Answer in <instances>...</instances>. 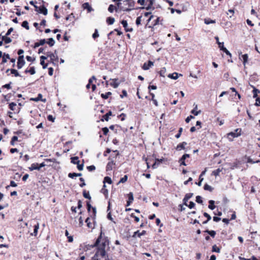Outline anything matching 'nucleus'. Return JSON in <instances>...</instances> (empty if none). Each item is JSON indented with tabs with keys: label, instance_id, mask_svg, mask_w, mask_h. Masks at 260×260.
<instances>
[{
	"label": "nucleus",
	"instance_id": "1",
	"mask_svg": "<svg viewBox=\"0 0 260 260\" xmlns=\"http://www.w3.org/2000/svg\"><path fill=\"white\" fill-rule=\"evenodd\" d=\"M109 245L108 238L105 236L101 231L94 243L90 246L91 248L95 247L96 248L95 253L92 258V260H101L102 259L107 260V258H108L107 250L109 248Z\"/></svg>",
	"mask_w": 260,
	"mask_h": 260
},
{
	"label": "nucleus",
	"instance_id": "2",
	"mask_svg": "<svg viewBox=\"0 0 260 260\" xmlns=\"http://www.w3.org/2000/svg\"><path fill=\"white\" fill-rule=\"evenodd\" d=\"M87 210L89 214V217L85 220L87 226L91 230L95 227V219L96 214L95 207H92L89 202H86Z\"/></svg>",
	"mask_w": 260,
	"mask_h": 260
},
{
	"label": "nucleus",
	"instance_id": "3",
	"mask_svg": "<svg viewBox=\"0 0 260 260\" xmlns=\"http://www.w3.org/2000/svg\"><path fill=\"white\" fill-rule=\"evenodd\" d=\"M137 3L143 6L140 8L141 9H146V10L154 9V7H153L154 0H138Z\"/></svg>",
	"mask_w": 260,
	"mask_h": 260
},
{
	"label": "nucleus",
	"instance_id": "4",
	"mask_svg": "<svg viewBox=\"0 0 260 260\" xmlns=\"http://www.w3.org/2000/svg\"><path fill=\"white\" fill-rule=\"evenodd\" d=\"M125 5H127L128 7L125 8L121 6V3H117L116 5L118 6V9H119V11H129L132 10L135 6V2L133 0H125L124 2Z\"/></svg>",
	"mask_w": 260,
	"mask_h": 260
},
{
	"label": "nucleus",
	"instance_id": "5",
	"mask_svg": "<svg viewBox=\"0 0 260 260\" xmlns=\"http://www.w3.org/2000/svg\"><path fill=\"white\" fill-rule=\"evenodd\" d=\"M242 129L241 128H236L234 132H231L226 134V138L230 142H232L234 139L237 138L241 135Z\"/></svg>",
	"mask_w": 260,
	"mask_h": 260
},
{
	"label": "nucleus",
	"instance_id": "6",
	"mask_svg": "<svg viewBox=\"0 0 260 260\" xmlns=\"http://www.w3.org/2000/svg\"><path fill=\"white\" fill-rule=\"evenodd\" d=\"M35 8V10L38 12L43 14L44 15H46L48 13V10L47 8L44 6V5H42L40 7H38L37 6H34Z\"/></svg>",
	"mask_w": 260,
	"mask_h": 260
},
{
	"label": "nucleus",
	"instance_id": "7",
	"mask_svg": "<svg viewBox=\"0 0 260 260\" xmlns=\"http://www.w3.org/2000/svg\"><path fill=\"white\" fill-rule=\"evenodd\" d=\"M25 63L24 56H19L17 58V67L18 69H21Z\"/></svg>",
	"mask_w": 260,
	"mask_h": 260
},
{
	"label": "nucleus",
	"instance_id": "8",
	"mask_svg": "<svg viewBox=\"0 0 260 260\" xmlns=\"http://www.w3.org/2000/svg\"><path fill=\"white\" fill-rule=\"evenodd\" d=\"M190 157V154H183L181 157H180L178 160V162L180 164V166H187L185 160L187 158H189Z\"/></svg>",
	"mask_w": 260,
	"mask_h": 260
},
{
	"label": "nucleus",
	"instance_id": "9",
	"mask_svg": "<svg viewBox=\"0 0 260 260\" xmlns=\"http://www.w3.org/2000/svg\"><path fill=\"white\" fill-rule=\"evenodd\" d=\"M50 62H52L54 65L57 64L58 62V57L56 54V50L55 51L54 54L52 55V56L50 58Z\"/></svg>",
	"mask_w": 260,
	"mask_h": 260
},
{
	"label": "nucleus",
	"instance_id": "10",
	"mask_svg": "<svg viewBox=\"0 0 260 260\" xmlns=\"http://www.w3.org/2000/svg\"><path fill=\"white\" fill-rule=\"evenodd\" d=\"M122 25H123V27L124 28V30L126 32H132L133 30V28L132 27H128L127 26V22L126 20H123L121 22Z\"/></svg>",
	"mask_w": 260,
	"mask_h": 260
},
{
	"label": "nucleus",
	"instance_id": "11",
	"mask_svg": "<svg viewBox=\"0 0 260 260\" xmlns=\"http://www.w3.org/2000/svg\"><path fill=\"white\" fill-rule=\"evenodd\" d=\"M110 80L112 81V82H111L109 85L113 87L114 88H116L118 87L119 85V83L118 82V78H115V79H111Z\"/></svg>",
	"mask_w": 260,
	"mask_h": 260
},
{
	"label": "nucleus",
	"instance_id": "12",
	"mask_svg": "<svg viewBox=\"0 0 260 260\" xmlns=\"http://www.w3.org/2000/svg\"><path fill=\"white\" fill-rule=\"evenodd\" d=\"M239 58L243 59V63L245 66L248 61V56L247 54L242 55V52L239 53Z\"/></svg>",
	"mask_w": 260,
	"mask_h": 260
},
{
	"label": "nucleus",
	"instance_id": "13",
	"mask_svg": "<svg viewBox=\"0 0 260 260\" xmlns=\"http://www.w3.org/2000/svg\"><path fill=\"white\" fill-rule=\"evenodd\" d=\"M146 234V231L143 230L141 232H140V231L138 230L134 233V234L132 237L133 238H137V237L140 238L142 236L145 235Z\"/></svg>",
	"mask_w": 260,
	"mask_h": 260
},
{
	"label": "nucleus",
	"instance_id": "14",
	"mask_svg": "<svg viewBox=\"0 0 260 260\" xmlns=\"http://www.w3.org/2000/svg\"><path fill=\"white\" fill-rule=\"evenodd\" d=\"M128 200L126 202V206H129L134 200L133 193L131 192L127 194Z\"/></svg>",
	"mask_w": 260,
	"mask_h": 260
},
{
	"label": "nucleus",
	"instance_id": "15",
	"mask_svg": "<svg viewBox=\"0 0 260 260\" xmlns=\"http://www.w3.org/2000/svg\"><path fill=\"white\" fill-rule=\"evenodd\" d=\"M153 65V62L149 60L147 62H145L143 64L142 68L144 70H148L151 66Z\"/></svg>",
	"mask_w": 260,
	"mask_h": 260
},
{
	"label": "nucleus",
	"instance_id": "16",
	"mask_svg": "<svg viewBox=\"0 0 260 260\" xmlns=\"http://www.w3.org/2000/svg\"><path fill=\"white\" fill-rule=\"evenodd\" d=\"M187 145V143L186 142H183L181 143H179L177 147H176V149L178 151H180L181 150H184L185 149V146Z\"/></svg>",
	"mask_w": 260,
	"mask_h": 260
},
{
	"label": "nucleus",
	"instance_id": "17",
	"mask_svg": "<svg viewBox=\"0 0 260 260\" xmlns=\"http://www.w3.org/2000/svg\"><path fill=\"white\" fill-rule=\"evenodd\" d=\"M112 115V112L111 111H109L108 113H107L106 114L102 116V118H101V120L102 121H104V120L108 121L109 119V116H111Z\"/></svg>",
	"mask_w": 260,
	"mask_h": 260
},
{
	"label": "nucleus",
	"instance_id": "18",
	"mask_svg": "<svg viewBox=\"0 0 260 260\" xmlns=\"http://www.w3.org/2000/svg\"><path fill=\"white\" fill-rule=\"evenodd\" d=\"M192 195L193 194L192 193H188L185 194V197L183 200L184 205L187 206V202L192 197Z\"/></svg>",
	"mask_w": 260,
	"mask_h": 260
},
{
	"label": "nucleus",
	"instance_id": "19",
	"mask_svg": "<svg viewBox=\"0 0 260 260\" xmlns=\"http://www.w3.org/2000/svg\"><path fill=\"white\" fill-rule=\"evenodd\" d=\"M24 73L25 74L29 73L30 75H34L36 73L35 68L34 67H31L29 68H27Z\"/></svg>",
	"mask_w": 260,
	"mask_h": 260
},
{
	"label": "nucleus",
	"instance_id": "20",
	"mask_svg": "<svg viewBox=\"0 0 260 260\" xmlns=\"http://www.w3.org/2000/svg\"><path fill=\"white\" fill-rule=\"evenodd\" d=\"M39 229V223H37L34 226V232L30 234V235L36 237L38 235V230Z\"/></svg>",
	"mask_w": 260,
	"mask_h": 260
},
{
	"label": "nucleus",
	"instance_id": "21",
	"mask_svg": "<svg viewBox=\"0 0 260 260\" xmlns=\"http://www.w3.org/2000/svg\"><path fill=\"white\" fill-rule=\"evenodd\" d=\"M9 71H10L11 73L12 74H13L15 77H21V75L19 74L18 72L14 69H9L6 71V73H8Z\"/></svg>",
	"mask_w": 260,
	"mask_h": 260
},
{
	"label": "nucleus",
	"instance_id": "22",
	"mask_svg": "<svg viewBox=\"0 0 260 260\" xmlns=\"http://www.w3.org/2000/svg\"><path fill=\"white\" fill-rule=\"evenodd\" d=\"M115 165V163L114 161L111 160L109 161L106 166V170L107 171H111L113 169V166Z\"/></svg>",
	"mask_w": 260,
	"mask_h": 260
},
{
	"label": "nucleus",
	"instance_id": "23",
	"mask_svg": "<svg viewBox=\"0 0 260 260\" xmlns=\"http://www.w3.org/2000/svg\"><path fill=\"white\" fill-rule=\"evenodd\" d=\"M10 59V57L9 54L4 53L2 57V61L1 63L4 64L7 61V59Z\"/></svg>",
	"mask_w": 260,
	"mask_h": 260
},
{
	"label": "nucleus",
	"instance_id": "24",
	"mask_svg": "<svg viewBox=\"0 0 260 260\" xmlns=\"http://www.w3.org/2000/svg\"><path fill=\"white\" fill-rule=\"evenodd\" d=\"M106 185L104 184L101 192L105 196L106 198H107L108 197V190L107 188H106Z\"/></svg>",
	"mask_w": 260,
	"mask_h": 260
},
{
	"label": "nucleus",
	"instance_id": "25",
	"mask_svg": "<svg viewBox=\"0 0 260 260\" xmlns=\"http://www.w3.org/2000/svg\"><path fill=\"white\" fill-rule=\"evenodd\" d=\"M114 10H115L116 12H117L118 10H119V9H118V6H115L113 5H110L109 6L108 8V11L110 13L113 12Z\"/></svg>",
	"mask_w": 260,
	"mask_h": 260
},
{
	"label": "nucleus",
	"instance_id": "26",
	"mask_svg": "<svg viewBox=\"0 0 260 260\" xmlns=\"http://www.w3.org/2000/svg\"><path fill=\"white\" fill-rule=\"evenodd\" d=\"M204 232L208 233L210 237H211L213 238L215 237L216 234V231L213 230L210 231L209 230H206V231H204Z\"/></svg>",
	"mask_w": 260,
	"mask_h": 260
},
{
	"label": "nucleus",
	"instance_id": "27",
	"mask_svg": "<svg viewBox=\"0 0 260 260\" xmlns=\"http://www.w3.org/2000/svg\"><path fill=\"white\" fill-rule=\"evenodd\" d=\"M2 40L5 42V44H9L12 42V39L8 37V36H4L2 37Z\"/></svg>",
	"mask_w": 260,
	"mask_h": 260
},
{
	"label": "nucleus",
	"instance_id": "28",
	"mask_svg": "<svg viewBox=\"0 0 260 260\" xmlns=\"http://www.w3.org/2000/svg\"><path fill=\"white\" fill-rule=\"evenodd\" d=\"M30 171H33L34 170H39V164L38 163H33L31 165V166L29 168Z\"/></svg>",
	"mask_w": 260,
	"mask_h": 260
},
{
	"label": "nucleus",
	"instance_id": "29",
	"mask_svg": "<svg viewBox=\"0 0 260 260\" xmlns=\"http://www.w3.org/2000/svg\"><path fill=\"white\" fill-rule=\"evenodd\" d=\"M71 162L73 164L78 165V163H79L80 162V160H79V158L78 156L72 157H71Z\"/></svg>",
	"mask_w": 260,
	"mask_h": 260
},
{
	"label": "nucleus",
	"instance_id": "30",
	"mask_svg": "<svg viewBox=\"0 0 260 260\" xmlns=\"http://www.w3.org/2000/svg\"><path fill=\"white\" fill-rule=\"evenodd\" d=\"M83 196L85 198L88 199L89 200L88 202H90V201L91 200V198L88 191H86V190H84L83 191Z\"/></svg>",
	"mask_w": 260,
	"mask_h": 260
},
{
	"label": "nucleus",
	"instance_id": "31",
	"mask_svg": "<svg viewBox=\"0 0 260 260\" xmlns=\"http://www.w3.org/2000/svg\"><path fill=\"white\" fill-rule=\"evenodd\" d=\"M215 202L213 200H210L209 201L208 208L211 210H214L216 206L214 205Z\"/></svg>",
	"mask_w": 260,
	"mask_h": 260
},
{
	"label": "nucleus",
	"instance_id": "32",
	"mask_svg": "<svg viewBox=\"0 0 260 260\" xmlns=\"http://www.w3.org/2000/svg\"><path fill=\"white\" fill-rule=\"evenodd\" d=\"M103 183L104 184H105L106 183H107L109 184H111L112 183V181L110 177L106 176L104 179Z\"/></svg>",
	"mask_w": 260,
	"mask_h": 260
},
{
	"label": "nucleus",
	"instance_id": "33",
	"mask_svg": "<svg viewBox=\"0 0 260 260\" xmlns=\"http://www.w3.org/2000/svg\"><path fill=\"white\" fill-rule=\"evenodd\" d=\"M65 235L68 238V241L69 242H72L73 241V237L72 236L69 235V233L67 230H66L65 231Z\"/></svg>",
	"mask_w": 260,
	"mask_h": 260
},
{
	"label": "nucleus",
	"instance_id": "34",
	"mask_svg": "<svg viewBox=\"0 0 260 260\" xmlns=\"http://www.w3.org/2000/svg\"><path fill=\"white\" fill-rule=\"evenodd\" d=\"M168 77L173 79H177L178 78V74L177 73H173V74H170L168 75Z\"/></svg>",
	"mask_w": 260,
	"mask_h": 260
},
{
	"label": "nucleus",
	"instance_id": "35",
	"mask_svg": "<svg viewBox=\"0 0 260 260\" xmlns=\"http://www.w3.org/2000/svg\"><path fill=\"white\" fill-rule=\"evenodd\" d=\"M213 189L214 188L208 185L207 183H206L204 186V189L205 190H208L212 192L213 190Z\"/></svg>",
	"mask_w": 260,
	"mask_h": 260
},
{
	"label": "nucleus",
	"instance_id": "36",
	"mask_svg": "<svg viewBox=\"0 0 260 260\" xmlns=\"http://www.w3.org/2000/svg\"><path fill=\"white\" fill-rule=\"evenodd\" d=\"M111 94H112V93L110 91H108L107 92H106L105 93H102L101 94V96L103 99L106 100V99H107L109 98V96L110 95H111Z\"/></svg>",
	"mask_w": 260,
	"mask_h": 260
},
{
	"label": "nucleus",
	"instance_id": "37",
	"mask_svg": "<svg viewBox=\"0 0 260 260\" xmlns=\"http://www.w3.org/2000/svg\"><path fill=\"white\" fill-rule=\"evenodd\" d=\"M16 106H17L16 104L14 102H12V103H10L9 105V109L13 111H14L16 110Z\"/></svg>",
	"mask_w": 260,
	"mask_h": 260
},
{
	"label": "nucleus",
	"instance_id": "38",
	"mask_svg": "<svg viewBox=\"0 0 260 260\" xmlns=\"http://www.w3.org/2000/svg\"><path fill=\"white\" fill-rule=\"evenodd\" d=\"M46 43L49 45V46L52 47L54 45L55 41L52 38H50L47 40Z\"/></svg>",
	"mask_w": 260,
	"mask_h": 260
},
{
	"label": "nucleus",
	"instance_id": "39",
	"mask_svg": "<svg viewBox=\"0 0 260 260\" xmlns=\"http://www.w3.org/2000/svg\"><path fill=\"white\" fill-rule=\"evenodd\" d=\"M216 22L215 20H212L210 18L204 19V23L206 24H209L211 23H215Z\"/></svg>",
	"mask_w": 260,
	"mask_h": 260
},
{
	"label": "nucleus",
	"instance_id": "40",
	"mask_svg": "<svg viewBox=\"0 0 260 260\" xmlns=\"http://www.w3.org/2000/svg\"><path fill=\"white\" fill-rule=\"evenodd\" d=\"M115 19L113 17H109L107 18L106 22L109 25H112L114 23Z\"/></svg>",
	"mask_w": 260,
	"mask_h": 260
},
{
	"label": "nucleus",
	"instance_id": "41",
	"mask_svg": "<svg viewBox=\"0 0 260 260\" xmlns=\"http://www.w3.org/2000/svg\"><path fill=\"white\" fill-rule=\"evenodd\" d=\"M166 69L165 68H162L160 69V70L159 71L158 74L160 76H162L163 77H165L166 76Z\"/></svg>",
	"mask_w": 260,
	"mask_h": 260
},
{
	"label": "nucleus",
	"instance_id": "42",
	"mask_svg": "<svg viewBox=\"0 0 260 260\" xmlns=\"http://www.w3.org/2000/svg\"><path fill=\"white\" fill-rule=\"evenodd\" d=\"M222 171V169H220L219 168L214 170L212 171V175L215 176V177L218 176L219 175V173Z\"/></svg>",
	"mask_w": 260,
	"mask_h": 260
},
{
	"label": "nucleus",
	"instance_id": "43",
	"mask_svg": "<svg viewBox=\"0 0 260 260\" xmlns=\"http://www.w3.org/2000/svg\"><path fill=\"white\" fill-rule=\"evenodd\" d=\"M253 89L252 91L253 94V96L254 98H257V94L260 92V91L258 89H256L254 86H253Z\"/></svg>",
	"mask_w": 260,
	"mask_h": 260
},
{
	"label": "nucleus",
	"instance_id": "44",
	"mask_svg": "<svg viewBox=\"0 0 260 260\" xmlns=\"http://www.w3.org/2000/svg\"><path fill=\"white\" fill-rule=\"evenodd\" d=\"M212 251L219 253L220 252V248L216 245H214L212 247Z\"/></svg>",
	"mask_w": 260,
	"mask_h": 260
},
{
	"label": "nucleus",
	"instance_id": "45",
	"mask_svg": "<svg viewBox=\"0 0 260 260\" xmlns=\"http://www.w3.org/2000/svg\"><path fill=\"white\" fill-rule=\"evenodd\" d=\"M197 109V105L196 106L195 108L191 111V113L193 114L195 116L198 115L201 113V111L199 110L198 111H196V109Z\"/></svg>",
	"mask_w": 260,
	"mask_h": 260
},
{
	"label": "nucleus",
	"instance_id": "46",
	"mask_svg": "<svg viewBox=\"0 0 260 260\" xmlns=\"http://www.w3.org/2000/svg\"><path fill=\"white\" fill-rule=\"evenodd\" d=\"M21 26L27 30H28L29 28L28 23L27 21H23L22 23Z\"/></svg>",
	"mask_w": 260,
	"mask_h": 260
},
{
	"label": "nucleus",
	"instance_id": "47",
	"mask_svg": "<svg viewBox=\"0 0 260 260\" xmlns=\"http://www.w3.org/2000/svg\"><path fill=\"white\" fill-rule=\"evenodd\" d=\"M152 157L155 158V160L157 163H158L159 164L160 163H162V162H163L165 161V158H160V159L156 158L155 157V154H153L152 155Z\"/></svg>",
	"mask_w": 260,
	"mask_h": 260
},
{
	"label": "nucleus",
	"instance_id": "48",
	"mask_svg": "<svg viewBox=\"0 0 260 260\" xmlns=\"http://www.w3.org/2000/svg\"><path fill=\"white\" fill-rule=\"evenodd\" d=\"M215 39H216V41H217V43H218V47H219V48L220 49V50H222V49H223V48H224V44H223V42H222V43L219 42H218V40H219V39H218V38L217 37H216V38H215Z\"/></svg>",
	"mask_w": 260,
	"mask_h": 260
},
{
	"label": "nucleus",
	"instance_id": "49",
	"mask_svg": "<svg viewBox=\"0 0 260 260\" xmlns=\"http://www.w3.org/2000/svg\"><path fill=\"white\" fill-rule=\"evenodd\" d=\"M83 7L85 9H88L89 11H90L91 8L88 3H85L83 4Z\"/></svg>",
	"mask_w": 260,
	"mask_h": 260
},
{
	"label": "nucleus",
	"instance_id": "50",
	"mask_svg": "<svg viewBox=\"0 0 260 260\" xmlns=\"http://www.w3.org/2000/svg\"><path fill=\"white\" fill-rule=\"evenodd\" d=\"M66 19L67 20H72L73 22H74V16L73 14L71 13V14L68 15L66 17Z\"/></svg>",
	"mask_w": 260,
	"mask_h": 260
},
{
	"label": "nucleus",
	"instance_id": "51",
	"mask_svg": "<svg viewBox=\"0 0 260 260\" xmlns=\"http://www.w3.org/2000/svg\"><path fill=\"white\" fill-rule=\"evenodd\" d=\"M127 175H124V177H122L120 181H119V183H124L127 180Z\"/></svg>",
	"mask_w": 260,
	"mask_h": 260
},
{
	"label": "nucleus",
	"instance_id": "52",
	"mask_svg": "<svg viewBox=\"0 0 260 260\" xmlns=\"http://www.w3.org/2000/svg\"><path fill=\"white\" fill-rule=\"evenodd\" d=\"M240 260H260V259H258L255 256H252L251 257V258H244V257H240Z\"/></svg>",
	"mask_w": 260,
	"mask_h": 260
},
{
	"label": "nucleus",
	"instance_id": "53",
	"mask_svg": "<svg viewBox=\"0 0 260 260\" xmlns=\"http://www.w3.org/2000/svg\"><path fill=\"white\" fill-rule=\"evenodd\" d=\"M131 217L134 219V221L135 222H138L140 221L139 218L135 216L134 213H132L131 214Z\"/></svg>",
	"mask_w": 260,
	"mask_h": 260
},
{
	"label": "nucleus",
	"instance_id": "54",
	"mask_svg": "<svg viewBox=\"0 0 260 260\" xmlns=\"http://www.w3.org/2000/svg\"><path fill=\"white\" fill-rule=\"evenodd\" d=\"M227 55L229 56L230 58L232 57V54L230 52L229 50H227L226 48H223L222 50Z\"/></svg>",
	"mask_w": 260,
	"mask_h": 260
},
{
	"label": "nucleus",
	"instance_id": "55",
	"mask_svg": "<svg viewBox=\"0 0 260 260\" xmlns=\"http://www.w3.org/2000/svg\"><path fill=\"white\" fill-rule=\"evenodd\" d=\"M87 169L89 172L93 171L95 170V167L94 165H91L87 167Z\"/></svg>",
	"mask_w": 260,
	"mask_h": 260
},
{
	"label": "nucleus",
	"instance_id": "56",
	"mask_svg": "<svg viewBox=\"0 0 260 260\" xmlns=\"http://www.w3.org/2000/svg\"><path fill=\"white\" fill-rule=\"evenodd\" d=\"M102 131L103 133V135L106 136L109 133V129L107 127L102 128Z\"/></svg>",
	"mask_w": 260,
	"mask_h": 260
},
{
	"label": "nucleus",
	"instance_id": "57",
	"mask_svg": "<svg viewBox=\"0 0 260 260\" xmlns=\"http://www.w3.org/2000/svg\"><path fill=\"white\" fill-rule=\"evenodd\" d=\"M99 37V35L98 33V29H95L94 30V32L92 35V38L94 39H95L96 38H98Z\"/></svg>",
	"mask_w": 260,
	"mask_h": 260
},
{
	"label": "nucleus",
	"instance_id": "58",
	"mask_svg": "<svg viewBox=\"0 0 260 260\" xmlns=\"http://www.w3.org/2000/svg\"><path fill=\"white\" fill-rule=\"evenodd\" d=\"M196 202L198 203L202 204L203 203V200H202V197L201 196H197L196 197Z\"/></svg>",
	"mask_w": 260,
	"mask_h": 260
},
{
	"label": "nucleus",
	"instance_id": "59",
	"mask_svg": "<svg viewBox=\"0 0 260 260\" xmlns=\"http://www.w3.org/2000/svg\"><path fill=\"white\" fill-rule=\"evenodd\" d=\"M160 21V18L157 17V18L153 21V26H155L159 24Z\"/></svg>",
	"mask_w": 260,
	"mask_h": 260
},
{
	"label": "nucleus",
	"instance_id": "60",
	"mask_svg": "<svg viewBox=\"0 0 260 260\" xmlns=\"http://www.w3.org/2000/svg\"><path fill=\"white\" fill-rule=\"evenodd\" d=\"M119 118H120V120L121 121H123L125 120L126 117V114L124 113H121L118 116Z\"/></svg>",
	"mask_w": 260,
	"mask_h": 260
},
{
	"label": "nucleus",
	"instance_id": "61",
	"mask_svg": "<svg viewBox=\"0 0 260 260\" xmlns=\"http://www.w3.org/2000/svg\"><path fill=\"white\" fill-rule=\"evenodd\" d=\"M260 160H258L255 161H253L252 159H251L250 157H248L247 159V162L250 163V164H254V163H258L259 162Z\"/></svg>",
	"mask_w": 260,
	"mask_h": 260
},
{
	"label": "nucleus",
	"instance_id": "62",
	"mask_svg": "<svg viewBox=\"0 0 260 260\" xmlns=\"http://www.w3.org/2000/svg\"><path fill=\"white\" fill-rule=\"evenodd\" d=\"M11 82H10L8 84H5L2 86V88L10 89L11 88Z\"/></svg>",
	"mask_w": 260,
	"mask_h": 260
},
{
	"label": "nucleus",
	"instance_id": "63",
	"mask_svg": "<svg viewBox=\"0 0 260 260\" xmlns=\"http://www.w3.org/2000/svg\"><path fill=\"white\" fill-rule=\"evenodd\" d=\"M68 177L70 178H74L76 176V173H70L68 174Z\"/></svg>",
	"mask_w": 260,
	"mask_h": 260
},
{
	"label": "nucleus",
	"instance_id": "64",
	"mask_svg": "<svg viewBox=\"0 0 260 260\" xmlns=\"http://www.w3.org/2000/svg\"><path fill=\"white\" fill-rule=\"evenodd\" d=\"M255 101H256V102H255V105L256 106H260V98H259V97L256 98Z\"/></svg>",
	"mask_w": 260,
	"mask_h": 260
}]
</instances>
